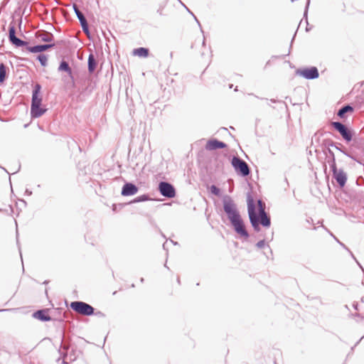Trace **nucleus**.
Wrapping results in <instances>:
<instances>
[{"label": "nucleus", "mask_w": 364, "mask_h": 364, "mask_svg": "<svg viewBox=\"0 0 364 364\" xmlns=\"http://www.w3.org/2000/svg\"><path fill=\"white\" fill-rule=\"evenodd\" d=\"M223 205L224 212L235 232L240 237L248 238L250 235L232 198L230 196H225L223 198Z\"/></svg>", "instance_id": "obj_1"}, {"label": "nucleus", "mask_w": 364, "mask_h": 364, "mask_svg": "<svg viewBox=\"0 0 364 364\" xmlns=\"http://www.w3.org/2000/svg\"><path fill=\"white\" fill-rule=\"evenodd\" d=\"M9 40L10 43L16 48L26 46V50L33 53H41L55 46V43L39 44L34 46H28V42L16 37V28L13 23H11L9 26Z\"/></svg>", "instance_id": "obj_2"}, {"label": "nucleus", "mask_w": 364, "mask_h": 364, "mask_svg": "<svg viewBox=\"0 0 364 364\" xmlns=\"http://www.w3.org/2000/svg\"><path fill=\"white\" fill-rule=\"evenodd\" d=\"M247 212L250 218V223L254 228V230L257 232L260 230L259 225L260 222L259 220V216L256 213V206L255 203V200L250 193H247Z\"/></svg>", "instance_id": "obj_3"}, {"label": "nucleus", "mask_w": 364, "mask_h": 364, "mask_svg": "<svg viewBox=\"0 0 364 364\" xmlns=\"http://www.w3.org/2000/svg\"><path fill=\"white\" fill-rule=\"evenodd\" d=\"M231 164L238 175L242 177H246L250 175V169L248 164L240 157L233 156Z\"/></svg>", "instance_id": "obj_4"}, {"label": "nucleus", "mask_w": 364, "mask_h": 364, "mask_svg": "<svg viewBox=\"0 0 364 364\" xmlns=\"http://www.w3.org/2000/svg\"><path fill=\"white\" fill-rule=\"evenodd\" d=\"M70 307L74 311L83 316H89L95 314V308L84 301H73Z\"/></svg>", "instance_id": "obj_5"}, {"label": "nucleus", "mask_w": 364, "mask_h": 364, "mask_svg": "<svg viewBox=\"0 0 364 364\" xmlns=\"http://www.w3.org/2000/svg\"><path fill=\"white\" fill-rule=\"evenodd\" d=\"M331 125L341 134L346 142H350L353 139V132L346 124L341 122H331Z\"/></svg>", "instance_id": "obj_6"}, {"label": "nucleus", "mask_w": 364, "mask_h": 364, "mask_svg": "<svg viewBox=\"0 0 364 364\" xmlns=\"http://www.w3.org/2000/svg\"><path fill=\"white\" fill-rule=\"evenodd\" d=\"M158 191L161 196L167 198H173L176 196V189L174 186L166 181H161L158 186Z\"/></svg>", "instance_id": "obj_7"}, {"label": "nucleus", "mask_w": 364, "mask_h": 364, "mask_svg": "<svg viewBox=\"0 0 364 364\" xmlns=\"http://www.w3.org/2000/svg\"><path fill=\"white\" fill-rule=\"evenodd\" d=\"M296 74L306 80H315L319 77V73L316 67L299 68L296 70Z\"/></svg>", "instance_id": "obj_8"}, {"label": "nucleus", "mask_w": 364, "mask_h": 364, "mask_svg": "<svg viewBox=\"0 0 364 364\" xmlns=\"http://www.w3.org/2000/svg\"><path fill=\"white\" fill-rule=\"evenodd\" d=\"M73 10L75 11V14H76V16H77V18H78V20H79V21L80 23L82 31L87 36H89L90 35V30H89L88 23H87V19H86L85 16L80 11L78 6L76 4H74L73 5Z\"/></svg>", "instance_id": "obj_9"}, {"label": "nucleus", "mask_w": 364, "mask_h": 364, "mask_svg": "<svg viewBox=\"0 0 364 364\" xmlns=\"http://www.w3.org/2000/svg\"><path fill=\"white\" fill-rule=\"evenodd\" d=\"M139 188L133 183L126 182L122 188L121 194L123 196H131L135 195Z\"/></svg>", "instance_id": "obj_10"}, {"label": "nucleus", "mask_w": 364, "mask_h": 364, "mask_svg": "<svg viewBox=\"0 0 364 364\" xmlns=\"http://www.w3.org/2000/svg\"><path fill=\"white\" fill-rule=\"evenodd\" d=\"M58 70L59 72H65L72 81V86L75 87L74 76L73 74V70H72V68H70L69 63L67 61H65V60H62L60 62Z\"/></svg>", "instance_id": "obj_11"}, {"label": "nucleus", "mask_w": 364, "mask_h": 364, "mask_svg": "<svg viewBox=\"0 0 364 364\" xmlns=\"http://www.w3.org/2000/svg\"><path fill=\"white\" fill-rule=\"evenodd\" d=\"M333 177L336 179V182L341 188L345 186L347 181V175L343 169H336V171H333Z\"/></svg>", "instance_id": "obj_12"}, {"label": "nucleus", "mask_w": 364, "mask_h": 364, "mask_svg": "<svg viewBox=\"0 0 364 364\" xmlns=\"http://www.w3.org/2000/svg\"><path fill=\"white\" fill-rule=\"evenodd\" d=\"M226 147L227 144L225 142L219 141L216 139H209L205 145V149L210 151L224 149Z\"/></svg>", "instance_id": "obj_13"}, {"label": "nucleus", "mask_w": 364, "mask_h": 364, "mask_svg": "<svg viewBox=\"0 0 364 364\" xmlns=\"http://www.w3.org/2000/svg\"><path fill=\"white\" fill-rule=\"evenodd\" d=\"M41 90V85L36 83L33 87L32 92L31 105H41L42 98L39 96Z\"/></svg>", "instance_id": "obj_14"}, {"label": "nucleus", "mask_w": 364, "mask_h": 364, "mask_svg": "<svg viewBox=\"0 0 364 364\" xmlns=\"http://www.w3.org/2000/svg\"><path fill=\"white\" fill-rule=\"evenodd\" d=\"M323 145L327 148L335 147L337 150L342 152L346 156L353 159L352 156H350L346 151H345L344 149H343L341 148L342 144L340 143H336L333 141H332L331 139H324L323 141Z\"/></svg>", "instance_id": "obj_15"}, {"label": "nucleus", "mask_w": 364, "mask_h": 364, "mask_svg": "<svg viewBox=\"0 0 364 364\" xmlns=\"http://www.w3.org/2000/svg\"><path fill=\"white\" fill-rule=\"evenodd\" d=\"M33 317L41 321H49L52 318L48 314V309H40L33 313Z\"/></svg>", "instance_id": "obj_16"}, {"label": "nucleus", "mask_w": 364, "mask_h": 364, "mask_svg": "<svg viewBox=\"0 0 364 364\" xmlns=\"http://www.w3.org/2000/svg\"><path fill=\"white\" fill-rule=\"evenodd\" d=\"M36 36L41 41L48 43L51 42L54 38L53 33L43 30L38 31L36 33Z\"/></svg>", "instance_id": "obj_17"}, {"label": "nucleus", "mask_w": 364, "mask_h": 364, "mask_svg": "<svg viewBox=\"0 0 364 364\" xmlns=\"http://www.w3.org/2000/svg\"><path fill=\"white\" fill-rule=\"evenodd\" d=\"M70 348L69 342L65 338L64 333L62 334L60 348L59 349V353L60 355L63 358H66L68 356V350Z\"/></svg>", "instance_id": "obj_18"}, {"label": "nucleus", "mask_w": 364, "mask_h": 364, "mask_svg": "<svg viewBox=\"0 0 364 364\" xmlns=\"http://www.w3.org/2000/svg\"><path fill=\"white\" fill-rule=\"evenodd\" d=\"M46 110V109L42 108L41 105L31 106V115L33 118H38L42 116Z\"/></svg>", "instance_id": "obj_19"}, {"label": "nucleus", "mask_w": 364, "mask_h": 364, "mask_svg": "<svg viewBox=\"0 0 364 364\" xmlns=\"http://www.w3.org/2000/svg\"><path fill=\"white\" fill-rule=\"evenodd\" d=\"M97 65V60L93 53H90L87 60V68L90 73H92L96 70Z\"/></svg>", "instance_id": "obj_20"}, {"label": "nucleus", "mask_w": 364, "mask_h": 364, "mask_svg": "<svg viewBox=\"0 0 364 364\" xmlns=\"http://www.w3.org/2000/svg\"><path fill=\"white\" fill-rule=\"evenodd\" d=\"M354 110L353 107L350 105H345L337 112V116L343 119L346 117V114L348 112H353Z\"/></svg>", "instance_id": "obj_21"}, {"label": "nucleus", "mask_w": 364, "mask_h": 364, "mask_svg": "<svg viewBox=\"0 0 364 364\" xmlns=\"http://www.w3.org/2000/svg\"><path fill=\"white\" fill-rule=\"evenodd\" d=\"M259 216V222H260V224L264 227V228H269L271 225V220H270V217L267 215V213H265V214H260V215H258Z\"/></svg>", "instance_id": "obj_22"}, {"label": "nucleus", "mask_w": 364, "mask_h": 364, "mask_svg": "<svg viewBox=\"0 0 364 364\" xmlns=\"http://www.w3.org/2000/svg\"><path fill=\"white\" fill-rule=\"evenodd\" d=\"M149 50L146 48L140 47L134 49L133 54L139 57L146 58L149 56Z\"/></svg>", "instance_id": "obj_23"}, {"label": "nucleus", "mask_w": 364, "mask_h": 364, "mask_svg": "<svg viewBox=\"0 0 364 364\" xmlns=\"http://www.w3.org/2000/svg\"><path fill=\"white\" fill-rule=\"evenodd\" d=\"M6 66L4 63H0V84L3 83L6 78Z\"/></svg>", "instance_id": "obj_24"}, {"label": "nucleus", "mask_w": 364, "mask_h": 364, "mask_svg": "<svg viewBox=\"0 0 364 364\" xmlns=\"http://www.w3.org/2000/svg\"><path fill=\"white\" fill-rule=\"evenodd\" d=\"M151 200V198L149 196V195L144 194V195H141V196H139L135 198L134 200H132L130 202V203H141V202H144V201H147V200Z\"/></svg>", "instance_id": "obj_25"}, {"label": "nucleus", "mask_w": 364, "mask_h": 364, "mask_svg": "<svg viewBox=\"0 0 364 364\" xmlns=\"http://www.w3.org/2000/svg\"><path fill=\"white\" fill-rule=\"evenodd\" d=\"M37 60L40 62L41 65L43 67L48 65V55L46 54H39L37 56Z\"/></svg>", "instance_id": "obj_26"}, {"label": "nucleus", "mask_w": 364, "mask_h": 364, "mask_svg": "<svg viewBox=\"0 0 364 364\" xmlns=\"http://www.w3.org/2000/svg\"><path fill=\"white\" fill-rule=\"evenodd\" d=\"M257 205H258V210L259 214H265V204L263 203V201L261 199L257 200Z\"/></svg>", "instance_id": "obj_27"}, {"label": "nucleus", "mask_w": 364, "mask_h": 364, "mask_svg": "<svg viewBox=\"0 0 364 364\" xmlns=\"http://www.w3.org/2000/svg\"><path fill=\"white\" fill-rule=\"evenodd\" d=\"M210 191L211 193H213V195H215L216 196H220V189L219 188H218L215 185L210 186Z\"/></svg>", "instance_id": "obj_28"}, {"label": "nucleus", "mask_w": 364, "mask_h": 364, "mask_svg": "<svg viewBox=\"0 0 364 364\" xmlns=\"http://www.w3.org/2000/svg\"><path fill=\"white\" fill-rule=\"evenodd\" d=\"M328 163L329 164V166H330V168H331V171H336V170L338 169L337 167H336V159L335 158L328 159Z\"/></svg>", "instance_id": "obj_29"}, {"label": "nucleus", "mask_w": 364, "mask_h": 364, "mask_svg": "<svg viewBox=\"0 0 364 364\" xmlns=\"http://www.w3.org/2000/svg\"><path fill=\"white\" fill-rule=\"evenodd\" d=\"M256 247L258 249H262V248L264 247H265V240H259V242H257L256 243Z\"/></svg>", "instance_id": "obj_30"}, {"label": "nucleus", "mask_w": 364, "mask_h": 364, "mask_svg": "<svg viewBox=\"0 0 364 364\" xmlns=\"http://www.w3.org/2000/svg\"><path fill=\"white\" fill-rule=\"evenodd\" d=\"M309 4H310V0H307L306 5V7H305V10H304V17L306 18V19H307V14H308V9H309ZM306 23L308 24V21H306Z\"/></svg>", "instance_id": "obj_31"}, {"label": "nucleus", "mask_w": 364, "mask_h": 364, "mask_svg": "<svg viewBox=\"0 0 364 364\" xmlns=\"http://www.w3.org/2000/svg\"><path fill=\"white\" fill-rule=\"evenodd\" d=\"M164 6H165V5H162V4H161V5L159 6V9H158V10H157V13H158L160 16H163V15H164V14H163V10H164Z\"/></svg>", "instance_id": "obj_32"}, {"label": "nucleus", "mask_w": 364, "mask_h": 364, "mask_svg": "<svg viewBox=\"0 0 364 364\" xmlns=\"http://www.w3.org/2000/svg\"><path fill=\"white\" fill-rule=\"evenodd\" d=\"M95 316L100 317V318H105V314L100 311H98L97 312L95 311V314H94Z\"/></svg>", "instance_id": "obj_33"}, {"label": "nucleus", "mask_w": 364, "mask_h": 364, "mask_svg": "<svg viewBox=\"0 0 364 364\" xmlns=\"http://www.w3.org/2000/svg\"><path fill=\"white\" fill-rule=\"evenodd\" d=\"M328 159L335 158L334 153L330 148H328Z\"/></svg>", "instance_id": "obj_34"}, {"label": "nucleus", "mask_w": 364, "mask_h": 364, "mask_svg": "<svg viewBox=\"0 0 364 364\" xmlns=\"http://www.w3.org/2000/svg\"><path fill=\"white\" fill-rule=\"evenodd\" d=\"M183 5L186 7V9H187V11H188L190 14H191V15L194 17L195 20L196 21V22L198 23V24L199 25V26H200V27H201L200 22L198 21V20L197 19V18L194 16V14H193V13H192V12H191V11H190V10H189V9H188L186 6H185V5H184V4H183Z\"/></svg>", "instance_id": "obj_35"}, {"label": "nucleus", "mask_w": 364, "mask_h": 364, "mask_svg": "<svg viewBox=\"0 0 364 364\" xmlns=\"http://www.w3.org/2000/svg\"><path fill=\"white\" fill-rule=\"evenodd\" d=\"M333 237L343 248H345L346 250H348V248L343 243L341 242L335 236H333Z\"/></svg>", "instance_id": "obj_36"}, {"label": "nucleus", "mask_w": 364, "mask_h": 364, "mask_svg": "<svg viewBox=\"0 0 364 364\" xmlns=\"http://www.w3.org/2000/svg\"><path fill=\"white\" fill-rule=\"evenodd\" d=\"M248 95H252V96H254L255 97H256V98H257V99H260V100H267V98L259 97H258V96H257V95H254L253 93H250V94H248Z\"/></svg>", "instance_id": "obj_37"}, {"label": "nucleus", "mask_w": 364, "mask_h": 364, "mask_svg": "<svg viewBox=\"0 0 364 364\" xmlns=\"http://www.w3.org/2000/svg\"><path fill=\"white\" fill-rule=\"evenodd\" d=\"M25 194L27 195V196H31L32 195V191H30L29 189H26V191H25Z\"/></svg>", "instance_id": "obj_38"}, {"label": "nucleus", "mask_w": 364, "mask_h": 364, "mask_svg": "<svg viewBox=\"0 0 364 364\" xmlns=\"http://www.w3.org/2000/svg\"><path fill=\"white\" fill-rule=\"evenodd\" d=\"M348 252L350 253V257H352V258H353L355 261H356V258H355V257L354 256V255L353 254V252H352L349 249L348 250Z\"/></svg>", "instance_id": "obj_39"}, {"label": "nucleus", "mask_w": 364, "mask_h": 364, "mask_svg": "<svg viewBox=\"0 0 364 364\" xmlns=\"http://www.w3.org/2000/svg\"><path fill=\"white\" fill-rule=\"evenodd\" d=\"M65 358H63V361H62V363H63V364H68V363L65 361Z\"/></svg>", "instance_id": "obj_40"}, {"label": "nucleus", "mask_w": 364, "mask_h": 364, "mask_svg": "<svg viewBox=\"0 0 364 364\" xmlns=\"http://www.w3.org/2000/svg\"><path fill=\"white\" fill-rule=\"evenodd\" d=\"M353 308H354L355 309H358V304H357V303H356V304H353Z\"/></svg>", "instance_id": "obj_41"}, {"label": "nucleus", "mask_w": 364, "mask_h": 364, "mask_svg": "<svg viewBox=\"0 0 364 364\" xmlns=\"http://www.w3.org/2000/svg\"><path fill=\"white\" fill-rule=\"evenodd\" d=\"M363 338L364 336L361 337L360 339L355 343V346H356L360 342V341L363 340Z\"/></svg>", "instance_id": "obj_42"}, {"label": "nucleus", "mask_w": 364, "mask_h": 364, "mask_svg": "<svg viewBox=\"0 0 364 364\" xmlns=\"http://www.w3.org/2000/svg\"><path fill=\"white\" fill-rule=\"evenodd\" d=\"M116 208H117V205H116L115 204H114V205H112V210H113L114 211H115V210H116Z\"/></svg>", "instance_id": "obj_43"}, {"label": "nucleus", "mask_w": 364, "mask_h": 364, "mask_svg": "<svg viewBox=\"0 0 364 364\" xmlns=\"http://www.w3.org/2000/svg\"><path fill=\"white\" fill-rule=\"evenodd\" d=\"M12 309H0V312L1 311H11Z\"/></svg>", "instance_id": "obj_44"}, {"label": "nucleus", "mask_w": 364, "mask_h": 364, "mask_svg": "<svg viewBox=\"0 0 364 364\" xmlns=\"http://www.w3.org/2000/svg\"><path fill=\"white\" fill-rule=\"evenodd\" d=\"M171 242L174 245H177L178 243L177 242H174L173 240H171Z\"/></svg>", "instance_id": "obj_45"}, {"label": "nucleus", "mask_w": 364, "mask_h": 364, "mask_svg": "<svg viewBox=\"0 0 364 364\" xmlns=\"http://www.w3.org/2000/svg\"><path fill=\"white\" fill-rule=\"evenodd\" d=\"M270 101L273 103H276L277 102V100L274 99H272Z\"/></svg>", "instance_id": "obj_46"}, {"label": "nucleus", "mask_w": 364, "mask_h": 364, "mask_svg": "<svg viewBox=\"0 0 364 364\" xmlns=\"http://www.w3.org/2000/svg\"><path fill=\"white\" fill-rule=\"evenodd\" d=\"M267 247L269 248V252H270L271 253H272V250L270 249V247H269V245H267Z\"/></svg>", "instance_id": "obj_47"}, {"label": "nucleus", "mask_w": 364, "mask_h": 364, "mask_svg": "<svg viewBox=\"0 0 364 364\" xmlns=\"http://www.w3.org/2000/svg\"><path fill=\"white\" fill-rule=\"evenodd\" d=\"M177 282H178V284H180V283H181V281H180V278H179V277H178V278H177Z\"/></svg>", "instance_id": "obj_48"}, {"label": "nucleus", "mask_w": 364, "mask_h": 364, "mask_svg": "<svg viewBox=\"0 0 364 364\" xmlns=\"http://www.w3.org/2000/svg\"><path fill=\"white\" fill-rule=\"evenodd\" d=\"M144 278H141L140 282H144Z\"/></svg>", "instance_id": "obj_49"}, {"label": "nucleus", "mask_w": 364, "mask_h": 364, "mask_svg": "<svg viewBox=\"0 0 364 364\" xmlns=\"http://www.w3.org/2000/svg\"><path fill=\"white\" fill-rule=\"evenodd\" d=\"M294 35H296V33H295ZM294 37H295V36H294V37L292 38L291 43H292V42H293V41L294 40Z\"/></svg>", "instance_id": "obj_50"}, {"label": "nucleus", "mask_w": 364, "mask_h": 364, "mask_svg": "<svg viewBox=\"0 0 364 364\" xmlns=\"http://www.w3.org/2000/svg\"><path fill=\"white\" fill-rule=\"evenodd\" d=\"M166 242L163 245V248L165 249Z\"/></svg>", "instance_id": "obj_51"}, {"label": "nucleus", "mask_w": 364, "mask_h": 364, "mask_svg": "<svg viewBox=\"0 0 364 364\" xmlns=\"http://www.w3.org/2000/svg\"><path fill=\"white\" fill-rule=\"evenodd\" d=\"M48 281H45V282H43V284H48Z\"/></svg>", "instance_id": "obj_52"}, {"label": "nucleus", "mask_w": 364, "mask_h": 364, "mask_svg": "<svg viewBox=\"0 0 364 364\" xmlns=\"http://www.w3.org/2000/svg\"><path fill=\"white\" fill-rule=\"evenodd\" d=\"M306 31H309V28H308V27H306Z\"/></svg>", "instance_id": "obj_53"}, {"label": "nucleus", "mask_w": 364, "mask_h": 364, "mask_svg": "<svg viewBox=\"0 0 364 364\" xmlns=\"http://www.w3.org/2000/svg\"><path fill=\"white\" fill-rule=\"evenodd\" d=\"M296 0H291V1L293 3L294 1H296Z\"/></svg>", "instance_id": "obj_54"}, {"label": "nucleus", "mask_w": 364, "mask_h": 364, "mask_svg": "<svg viewBox=\"0 0 364 364\" xmlns=\"http://www.w3.org/2000/svg\"><path fill=\"white\" fill-rule=\"evenodd\" d=\"M161 235H162V237H166L163 233H161Z\"/></svg>", "instance_id": "obj_55"}, {"label": "nucleus", "mask_w": 364, "mask_h": 364, "mask_svg": "<svg viewBox=\"0 0 364 364\" xmlns=\"http://www.w3.org/2000/svg\"><path fill=\"white\" fill-rule=\"evenodd\" d=\"M1 211H2V209H1V208H0V212H1Z\"/></svg>", "instance_id": "obj_56"}]
</instances>
